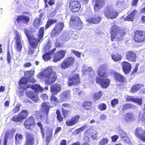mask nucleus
Masks as SVG:
<instances>
[{
  "label": "nucleus",
  "mask_w": 145,
  "mask_h": 145,
  "mask_svg": "<svg viewBox=\"0 0 145 145\" xmlns=\"http://www.w3.org/2000/svg\"><path fill=\"white\" fill-rule=\"evenodd\" d=\"M38 78L42 80H44L48 84H51L56 80V76L55 72L53 71L51 66H49L45 70L38 74Z\"/></svg>",
  "instance_id": "1"
},
{
  "label": "nucleus",
  "mask_w": 145,
  "mask_h": 145,
  "mask_svg": "<svg viewBox=\"0 0 145 145\" xmlns=\"http://www.w3.org/2000/svg\"><path fill=\"white\" fill-rule=\"evenodd\" d=\"M28 80L27 78L22 77L19 82V84L20 87L23 89H26L28 88H31L36 93L43 90V88L39 84H30L27 86L26 84L27 83Z\"/></svg>",
  "instance_id": "2"
},
{
  "label": "nucleus",
  "mask_w": 145,
  "mask_h": 145,
  "mask_svg": "<svg viewBox=\"0 0 145 145\" xmlns=\"http://www.w3.org/2000/svg\"><path fill=\"white\" fill-rule=\"evenodd\" d=\"M24 32L28 39L29 40V43L32 47L35 48L37 45V44L43 38L44 34V28L41 27L39 30V33L38 35V38L34 40H31L29 39V31L27 29H25Z\"/></svg>",
  "instance_id": "3"
},
{
  "label": "nucleus",
  "mask_w": 145,
  "mask_h": 145,
  "mask_svg": "<svg viewBox=\"0 0 145 145\" xmlns=\"http://www.w3.org/2000/svg\"><path fill=\"white\" fill-rule=\"evenodd\" d=\"M104 14L108 19H114L118 15V12L114 9L112 6L105 7L104 8Z\"/></svg>",
  "instance_id": "4"
},
{
  "label": "nucleus",
  "mask_w": 145,
  "mask_h": 145,
  "mask_svg": "<svg viewBox=\"0 0 145 145\" xmlns=\"http://www.w3.org/2000/svg\"><path fill=\"white\" fill-rule=\"evenodd\" d=\"M15 37L14 39L16 42L15 49L17 52L21 51L22 48V44L23 41L22 40V38L21 34L17 31L15 30Z\"/></svg>",
  "instance_id": "5"
},
{
  "label": "nucleus",
  "mask_w": 145,
  "mask_h": 145,
  "mask_svg": "<svg viewBox=\"0 0 145 145\" xmlns=\"http://www.w3.org/2000/svg\"><path fill=\"white\" fill-rule=\"evenodd\" d=\"M64 27L63 23L60 22L55 25L51 33V35L52 37L58 36L61 32Z\"/></svg>",
  "instance_id": "6"
},
{
  "label": "nucleus",
  "mask_w": 145,
  "mask_h": 145,
  "mask_svg": "<svg viewBox=\"0 0 145 145\" xmlns=\"http://www.w3.org/2000/svg\"><path fill=\"white\" fill-rule=\"evenodd\" d=\"M74 61L75 59L72 57L65 58L61 64V67L62 69H67L73 65Z\"/></svg>",
  "instance_id": "7"
},
{
  "label": "nucleus",
  "mask_w": 145,
  "mask_h": 145,
  "mask_svg": "<svg viewBox=\"0 0 145 145\" xmlns=\"http://www.w3.org/2000/svg\"><path fill=\"white\" fill-rule=\"evenodd\" d=\"M134 40L137 42H140L145 40V32L140 30H137L135 33Z\"/></svg>",
  "instance_id": "8"
},
{
  "label": "nucleus",
  "mask_w": 145,
  "mask_h": 145,
  "mask_svg": "<svg viewBox=\"0 0 145 145\" xmlns=\"http://www.w3.org/2000/svg\"><path fill=\"white\" fill-rule=\"evenodd\" d=\"M82 23L80 21V18L77 16L72 17L70 20V24L72 26L77 29L81 28Z\"/></svg>",
  "instance_id": "9"
},
{
  "label": "nucleus",
  "mask_w": 145,
  "mask_h": 145,
  "mask_svg": "<svg viewBox=\"0 0 145 145\" xmlns=\"http://www.w3.org/2000/svg\"><path fill=\"white\" fill-rule=\"evenodd\" d=\"M69 7L71 10L74 12L78 11L81 7L80 4L77 0H71Z\"/></svg>",
  "instance_id": "10"
},
{
  "label": "nucleus",
  "mask_w": 145,
  "mask_h": 145,
  "mask_svg": "<svg viewBox=\"0 0 145 145\" xmlns=\"http://www.w3.org/2000/svg\"><path fill=\"white\" fill-rule=\"evenodd\" d=\"M120 31L118 26L115 25H113L110 29L111 40L113 41L116 36L119 35Z\"/></svg>",
  "instance_id": "11"
},
{
  "label": "nucleus",
  "mask_w": 145,
  "mask_h": 145,
  "mask_svg": "<svg viewBox=\"0 0 145 145\" xmlns=\"http://www.w3.org/2000/svg\"><path fill=\"white\" fill-rule=\"evenodd\" d=\"M66 53V50H60L57 52L55 55V56L53 59V61L56 62L60 60L64 57Z\"/></svg>",
  "instance_id": "12"
},
{
  "label": "nucleus",
  "mask_w": 145,
  "mask_h": 145,
  "mask_svg": "<svg viewBox=\"0 0 145 145\" xmlns=\"http://www.w3.org/2000/svg\"><path fill=\"white\" fill-rule=\"evenodd\" d=\"M96 82L97 83L100 84L102 88H106L110 84V80L108 78L102 79L97 77Z\"/></svg>",
  "instance_id": "13"
},
{
  "label": "nucleus",
  "mask_w": 145,
  "mask_h": 145,
  "mask_svg": "<svg viewBox=\"0 0 145 145\" xmlns=\"http://www.w3.org/2000/svg\"><path fill=\"white\" fill-rule=\"evenodd\" d=\"M35 120L33 117H30L27 119L24 123L25 127L27 129H33V127H34Z\"/></svg>",
  "instance_id": "14"
},
{
  "label": "nucleus",
  "mask_w": 145,
  "mask_h": 145,
  "mask_svg": "<svg viewBox=\"0 0 145 145\" xmlns=\"http://www.w3.org/2000/svg\"><path fill=\"white\" fill-rule=\"evenodd\" d=\"M105 2V0H96L94 6L95 11H99L104 7Z\"/></svg>",
  "instance_id": "15"
},
{
  "label": "nucleus",
  "mask_w": 145,
  "mask_h": 145,
  "mask_svg": "<svg viewBox=\"0 0 145 145\" xmlns=\"http://www.w3.org/2000/svg\"><path fill=\"white\" fill-rule=\"evenodd\" d=\"M80 81L78 75L75 74L71 78H70L68 82V84L69 86H71L73 84H78Z\"/></svg>",
  "instance_id": "16"
},
{
  "label": "nucleus",
  "mask_w": 145,
  "mask_h": 145,
  "mask_svg": "<svg viewBox=\"0 0 145 145\" xmlns=\"http://www.w3.org/2000/svg\"><path fill=\"white\" fill-rule=\"evenodd\" d=\"M101 20V17L99 16L98 14H96L92 18H86L87 22L89 23L97 24Z\"/></svg>",
  "instance_id": "17"
},
{
  "label": "nucleus",
  "mask_w": 145,
  "mask_h": 145,
  "mask_svg": "<svg viewBox=\"0 0 145 145\" xmlns=\"http://www.w3.org/2000/svg\"><path fill=\"white\" fill-rule=\"evenodd\" d=\"M97 74L100 77L106 78L108 76L105 67L103 65H101L98 69Z\"/></svg>",
  "instance_id": "18"
},
{
  "label": "nucleus",
  "mask_w": 145,
  "mask_h": 145,
  "mask_svg": "<svg viewBox=\"0 0 145 145\" xmlns=\"http://www.w3.org/2000/svg\"><path fill=\"white\" fill-rule=\"evenodd\" d=\"M29 20V17L24 15L19 16L16 19V21L17 22L20 24H27Z\"/></svg>",
  "instance_id": "19"
},
{
  "label": "nucleus",
  "mask_w": 145,
  "mask_h": 145,
  "mask_svg": "<svg viewBox=\"0 0 145 145\" xmlns=\"http://www.w3.org/2000/svg\"><path fill=\"white\" fill-rule=\"evenodd\" d=\"M118 133L119 136L120 137L121 140L127 143H129L130 142V139L128 137L126 133L123 130H119L118 131Z\"/></svg>",
  "instance_id": "20"
},
{
  "label": "nucleus",
  "mask_w": 145,
  "mask_h": 145,
  "mask_svg": "<svg viewBox=\"0 0 145 145\" xmlns=\"http://www.w3.org/2000/svg\"><path fill=\"white\" fill-rule=\"evenodd\" d=\"M123 70L125 74H129L131 70V64L127 61H123L122 62Z\"/></svg>",
  "instance_id": "21"
},
{
  "label": "nucleus",
  "mask_w": 145,
  "mask_h": 145,
  "mask_svg": "<svg viewBox=\"0 0 145 145\" xmlns=\"http://www.w3.org/2000/svg\"><path fill=\"white\" fill-rule=\"evenodd\" d=\"M126 57L129 61L134 62L136 61V55L133 52L127 51L126 53Z\"/></svg>",
  "instance_id": "22"
},
{
  "label": "nucleus",
  "mask_w": 145,
  "mask_h": 145,
  "mask_svg": "<svg viewBox=\"0 0 145 145\" xmlns=\"http://www.w3.org/2000/svg\"><path fill=\"white\" fill-rule=\"evenodd\" d=\"M79 118L80 116H77L72 118L71 119L66 121V125L68 126H71L76 124L78 121Z\"/></svg>",
  "instance_id": "23"
},
{
  "label": "nucleus",
  "mask_w": 145,
  "mask_h": 145,
  "mask_svg": "<svg viewBox=\"0 0 145 145\" xmlns=\"http://www.w3.org/2000/svg\"><path fill=\"white\" fill-rule=\"evenodd\" d=\"M26 94L27 96L30 99L36 103L37 102L38 98L37 94L33 91L27 92Z\"/></svg>",
  "instance_id": "24"
},
{
  "label": "nucleus",
  "mask_w": 145,
  "mask_h": 145,
  "mask_svg": "<svg viewBox=\"0 0 145 145\" xmlns=\"http://www.w3.org/2000/svg\"><path fill=\"white\" fill-rule=\"evenodd\" d=\"M126 101H131L136 103L137 104L140 105L142 104V100L141 98H134L133 96H127V97Z\"/></svg>",
  "instance_id": "25"
},
{
  "label": "nucleus",
  "mask_w": 145,
  "mask_h": 145,
  "mask_svg": "<svg viewBox=\"0 0 145 145\" xmlns=\"http://www.w3.org/2000/svg\"><path fill=\"white\" fill-rule=\"evenodd\" d=\"M27 142L25 145H33L34 144L33 138L31 134L29 132L26 134Z\"/></svg>",
  "instance_id": "26"
},
{
  "label": "nucleus",
  "mask_w": 145,
  "mask_h": 145,
  "mask_svg": "<svg viewBox=\"0 0 145 145\" xmlns=\"http://www.w3.org/2000/svg\"><path fill=\"white\" fill-rule=\"evenodd\" d=\"M114 75L115 80L118 82L123 83L125 80L124 77L120 74L114 72Z\"/></svg>",
  "instance_id": "27"
},
{
  "label": "nucleus",
  "mask_w": 145,
  "mask_h": 145,
  "mask_svg": "<svg viewBox=\"0 0 145 145\" xmlns=\"http://www.w3.org/2000/svg\"><path fill=\"white\" fill-rule=\"evenodd\" d=\"M50 109L49 104L48 103H44L42 105L41 110L46 116L48 114Z\"/></svg>",
  "instance_id": "28"
},
{
  "label": "nucleus",
  "mask_w": 145,
  "mask_h": 145,
  "mask_svg": "<svg viewBox=\"0 0 145 145\" xmlns=\"http://www.w3.org/2000/svg\"><path fill=\"white\" fill-rule=\"evenodd\" d=\"M70 92L69 90L62 92L60 95V98L63 101H65L70 97Z\"/></svg>",
  "instance_id": "29"
},
{
  "label": "nucleus",
  "mask_w": 145,
  "mask_h": 145,
  "mask_svg": "<svg viewBox=\"0 0 145 145\" xmlns=\"http://www.w3.org/2000/svg\"><path fill=\"white\" fill-rule=\"evenodd\" d=\"M56 48H54L50 52L45 54L42 56L43 58L45 60H48L50 59L52 57V55L55 51Z\"/></svg>",
  "instance_id": "30"
},
{
  "label": "nucleus",
  "mask_w": 145,
  "mask_h": 145,
  "mask_svg": "<svg viewBox=\"0 0 145 145\" xmlns=\"http://www.w3.org/2000/svg\"><path fill=\"white\" fill-rule=\"evenodd\" d=\"M137 12L136 10H134L127 17L124 19V21H132L133 20L134 16H135Z\"/></svg>",
  "instance_id": "31"
},
{
  "label": "nucleus",
  "mask_w": 145,
  "mask_h": 145,
  "mask_svg": "<svg viewBox=\"0 0 145 145\" xmlns=\"http://www.w3.org/2000/svg\"><path fill=\"white\" fill-rule=\"evenodd\" d=\"M52 93L54 95L56 94L61 91V87L59 85H54L51 87Z\"/></svg>",
  "instance_id": "32"
},
{
  "label": "nucleus",
  "mask_w": 145,
  "mask_h": 145,
  "mask_svg": "<svg viewBox=\"0 0 145 145\" xmlns=\"http://www.w3.org/2000/svg\"><path fill=\"white\" fill-rule=\"evenodd\" d=\"M144 85L142 84H137L133 86L131 88V91L132 93L136 92L137 91L144 88Z\"/></svg>",
  "instance_id": "33"
},
{
  "label": "nucleus",
  "mask_w": 145,
  "mask_h": 145,
  "mask_svg": "<svg viewBox=\"0 0 145 145\" xmlns=\"http://www.w3.org/2000/svg\"><path fill=\"white\" fill-rule=\"evenodd\" d=\"M87 133L89 137L93 139H95L97 137V131L96 130H91L89 131H87Z\"/></svg>",
  "instance_id": "34"
},
{
  "label": "nucleus",
  "mask_w": 145,
  "mask_h": 145,
  "mask_svg": "<svg viewBox=\"0 0 145 145\" xmlns=\"http://www.w3.org/2000/svg\"><path fill=\"white\" fill-rule=\"evenodd\" d=\"M135 119V117L133 113H128L126 114L124 120L127 122H129Z\"/></svg>",
  "instance_id": "35"
},
{
  "label": "nucleus",
  "mask_w": 145,
  "mask_h": 145,
  "mask_svg": "<svg viewBox=\"0 0 145 145\" xmlns=\"http://www.w3.org/2000/svg\"><path fill=\"white\" fill-rule=\"evenodd\" d=\"M111 57L114 61L117 62L121 60L122 58V56L120 54H112Z\"/></svg>",
  "instance_id": "36"
},
{
  "label": "nucleus",
  "mask_w": 145,
  "mask_h": 145,
  "mask_svg": "<svg viewBox=\"0 0 145 145\" xmlns=\"http://www.w3.org/2000/svg\"><path fill=\"white\" fill-rule=\"evenodd\" d=\"M18 115L22 121L27 116V112L25 110H22L19 114Z\"/></svg>",
  "instance_id": "37"
},
{
  "label": "nucleus",
  "mask_w": 145,
  "mask_h": 145,
  "mask_svg": "<svg viewBox=\"0 0 145 145\" xmlns=\"http://www.w3.org/2000/svg\"><path fill=\"white\" fill-rule=\"evenodd\" d=\"M23 138V136L20 134H17L15 136V144L16 145L20 143Z\"/></svg>",
  "instance_id": "38"
},
{
  "label": "nucleus",
  "mask_w": 145,
  "mask_h": 145,
  "mask_svg": "<svg viewBox=\"0 0 145 145\" xmlns=\"http://www.w3.org/2000/svg\"><path fill=\"white\" fill-rule=\"evenodd\" d=\"M83 106L85 107L84 109L86 110H89L92 106V103L89 101H86L83 103Z\"/></svg>",
  "instance_id": "39"
},
{
  "label": "nucleus",
  "mask_w": 145,
  "mask_h": 145,
  "mask_svg": "<svg viewBox=\"0 0 145 145\" xmlns=\"http://www.w3.org/2000/svg\"><path fill=\"white\" fill-rule=\"evenodd\" d=\"M51 102L54 105H57L59 102V101L57 97L54 95H52L51 97Z\"/></svg>",
  "instance_id": "40"
},
{
  "label": "nucleus",
  "mask_w": 145,
  "mask_h": 145,
  "mask_svg": "<svg viewBox=\"0 0 145 145\" xmlns=\"http://www.w3.org/2000/svg\"><path fill=\"white\" fill-rule=\"evenodd\" d=\"M57 20L55 19L49 20L46 23V29L48 28L51 25L56 23Z\"/></svg>",
  "instance_id": "41"
},
{
  "label": "nucleus",
  "mask_w": 145,
  "mask_h": 145,
  "mask_svg": "<svg viewBox=\"0 0 145 145\" xmlns=\"http://www.w3.org/2000/svg\"><path fill=\"white\" fill-rule=\"evenodd\" d=\"M92 69L91 67H89L87 68L86 67H84L83 69L82 70V72H84V74H85V71H86L87 72H88L89 74H90L91 73H92L93 74L94 72L93 71H92Z\"/></svg>",
  "instance_id": "42"
},
{
  "label": "nucleus",
  "mask_w": 145,
  "mask_h": 145,
  "mask_svg": "<svg viewBox=\"0 0 145 145\" xmlns=\"http://www.w3.org/2000/svg\"><path fill=\"white\" fill-rule=\"evenodd\" d=\"M102 93L101 91H99L98 93H95L93 95V99L95 101L98 100L101 97Z\"/></svg>",
  "instance_id": "43"
},
{
  "label": "nucleus",
  "mask_w": 145,
  "mask_h": 145,
  "mask_svg": "<svg viewBox=\"0 0 145 145\" xmlns=\"http://www.w3.org/2000/svg\"><path fill=\"white\" fill-rule=\"evenodd\" d=\"M34 72V71L33 70L28 71L24 73V76L29 78L31 77L32 76Z\"/></svg>",
  "instance_id": "44"
},
{
  "label": "nucleus",
  "mask_w": 145,
  "mask_h": 145,
  "mask_svg": "<svg viewBox=\"0 0 145 145\" xmlns=\"http://www.w3.org/2000/svg\"><path fill=\"white\" fill-rule=\"evenodd\" d=\"M125 3L123 0L121 1H116V6L121 8L122 7H123Z\"/></svg>",
  "instance_id": "45"
},
{
  "label": "nucleus",
  "mask_w": 145,
  "mask_h": 145,
  "mask_svg": "<svg viewBox=\"0 0 145 145\" xmlns=\"http://www.w3.org/2000/svg\"><path fill=\"white\" fill-rule=\"evenodd\" d=\"M56 114L57 115V118L60 122H61L63 120V118L61 115L60 112L59 110H57L56 111Z\"/></svg>",
  "instance_id": "46"
},
{
  "label": "nucleus",
  "mask_w": 145,
  "mask_h": 145,
  "mask_svg": "<svg viewBox=\"0 0 145 145\" xmlns=\"http://www.w3.org/2000/svg\"><path fill=\"white\" fill-rule=\"evenodd\" d=\"M40 18H36L34 21L33 25L34 27L37 28L40 25Z\"/></svg>",
  "instance_id": "47"
},
{
  "label": "nucleus",
  "mask_w": 145,
  "mask_h": 145,
  "mask_svg": "<svg viewBox=\"0 0 145 145\" xmlns=\"http://www.w3.org/2000/svg\"><path fill=\"white\" fill-rule=\"evenodd\" d=\"M108 143V140L106 138H104L99 142L98 145H106Z\"/></svg>",
  "instance_id": "48"
},
{
  "label": "nucleus",
  "mask_w": 145,
  "mask_h": 145,
  "mask_svg": "<svg viewBox=\"0 0 145 145\" xmlns=\"http://www.w3.org/2000/svg\"><path fill=\"white\" fill-rule=\"evenodd\" d=\"M98 108L101 111L105 110L106 108V106L105 103H100L98 106Z\"/></svg>",
  "instance_id": "49"
},
{
  "label": "nucleus",
  "mask_w": 145,
  "mask_h": 145,
  "mask_svg": "<svg viewBox=\"0 0 145 145\" xmlns=\"http://www.w3.org/2000/svg\"><path fill=\"white\" fill-rule=\"evenodd\" d=\"M133 105L131 104L127 103L123 105V110H125L127 109L131 108L133 107Z\"/></svg>",
  "instance_id": "50"
},
{
  "label": "nucleus",
  "mask_w": 145,
  "mask_h": 145,
  "mask_svg": "<svg viewBox=\"0 0 145 145\" xmlns=\"http://www.w3.org/2000/svg\"><path fill=\"white\" fill-rule=\"evenodd\" d=\"M87 127L86 124L84 125L82 127L77 129L75 131L77 134H78L80 132L83 131Z\"/></svg>",
  "instance_id": "51"
},
{
  "label": "nucleus",
  "mask_w": 145,
  "mask_h": 145,
  "mask_svg": "<svg viewBox=\"0 0 145 145\" xmlns=\"http://www.w3.org/2000/svg\"><path fill=\"white\" fill-rule=\"evenodd\" d=\"M37 125L40 127L41 130V133L43 138L44 137V130L43 128L42 124L40 122L37 123Z\"/></svg>",
  "instance_id": "52"
},
{
  "label": "nucleus",
  "mask_w": 145,
  "mask_h": 145,
  "mask_svg": "<svg viewBox=\"0 0 145 145\" xmlns=\"http://www.w3.org/2000/svg\"><path fill=\"white\" fill-rule=\"evenodd\" d=\"M71 52L74 54L78 58H80V56L81 54V52L74 50H71Z\"/></svg>",
  "instance_id": "53"
},
{
  "label": "nucleus",
  "mask_w": 145,
  "mask_h": 145,
  "mask_svg": "<svg viewBox=\"0 0 145 145\" xmlns=\"http://www.w3.org/2000/svg\"><path fill=\"white\" fill-rule=\"evenodd\" d=\"M52 132H50L49 134L48 135L47 134L46 137V143H48L50 141L52 138Z\"/></svg>",
  "instance_id": "54"
},
{
  "label": "nucleus",
  "mask_w": 145,
  "mask_h": 145,
  "mask_svg": "<svg viewBox=\"0 0 145 145\" xmlns=\"http://www.w3.org/2000/svg\"><path fill=\"white\" fill-rule=\"evenodd\" d=\"M12 120L13 121H18L20 122L22 121L20 118L19 115L17 116H14L12 118Z\"/></svg>",
  "instance_id": "55"
},
{
  "label": "nucleus",
  "mask_w": 145,
  "mask_h": 145,
  "mask_svg": "<svg viewBox=\"0 0 145 145\" xmlns=\"http://www.w3.org/2000/svg\"><path fill=\"white\" fill-rule=\"evenodd\" d=\"M118 100L117 99H113L111 101V104L112 106L113 107L116 105L118 104Z\"/></svg>",
  "instance_id": "56"
},
{
  "label": "nucleus",
  "mask_w": 145,
  "mask_h": 145,
  "mask_svg": "<svg viewBox=\"0 0 145 145\" xmlns=\"http://www.w3.org/2000/svg\"><path fill=\"white\" fill-rule=\"evenodd\" d=\"M78 88H74L73 89V91L75 92H76V93H78L79 95H84V92L83 91H81L79 92Z\"/></svg>",
  "instance_id": "57"
},
{
  "label": "nucleus",
  "mask_w": 145,
  "mask_h": 145,
  "mask_svg": "<svg viewBox=\"0 0 145 145\" xmlns=\"http://www.w3.org/2000/svg\"><path fill=\"white\" fill-rule=\"evenodd\" d=\"M20 109V107L19 106L17 105L12 110V112L14 113H16L18 112Z\"/></svg>",
  "instance_id": "58"
},
{
  "label": "nucleus",
  "mask_w": 145,
  "mask_h": 145,
  "mask_svg": "<svg viewBox=\"0 0 145 145\" xmlns=\"http://www.w3.org/2000/svg\"><path fill=\"white\" fill-rule=\"evenodd\" d=\"M11 59L12 57L9 51H8L7 52V60L8 63H10L11 62Z\"/></svg>",
  "instance_id": "59"
},
{
  "label": "nucleus",
  "mask_w": 145,
  "mask_h": 145,
  "mask_svg": "<svg viewBox=\"0 0 145 145\" xmlns=\"http://www.w3.org/2000/svg\"><path fill=\"white\" fill-rule=\"evenodd\" d=\"M45 116H47L44 113L43 115H39V117L37 118V119L39 121H42L44 119Z\"/></svg>",
  "instance_id": "60"
},
{
  "label": "nucleus",
  "mask_w": 145,
  "mask_h": 145,
  "mask_svg": "<svg viewBox=\"0 0 145 145\" xmlns=\"http://www.w3.org/2000/svg\"><path fill=\"white\" fill-rule=\"evenodd\" d=\"M140 119L145 123V112L140 115L139 116Z\"/></svg>",
  "instance_id": "61"
},
{
  "label": "nucleus",
  "mask_w": 145,
  "mask_h": 145,
  "mask_svg": "<svg viewBox=\"0 0 145 145\" xmlns=\"http://www.w3.org/2000/svg\"><path fill=\"white\" fill-rule=\"evenodd\" d=\"M62 110L63 115L65 117H66L67 116V114L68 113V111L66 110L63 108H62Z\"/></svg>",
  "instance_id": "62"
},
{
  "label": "nucleus",
  "mask_w": 145,
  "mask_h": 145,
  "mask_svg": "<svg viewBox=\"0 0 145 145\" xmlns=\"http://www.w3.org/2000/svg\"><path fill=\"white\" fill-rule=\"evenodd\" d=\"M118 138V136L117 135L113 136L111 138L112 141L114 142L116 141Z\"/></svg>",
  "instance_id": "63"
},
{
  "label": "nucleus",
  "mask_w": 145,
  "mask_h": 145,
  "mask_svg": "<svg viewBox=\"0 0 145 145\" xmlns=\"http://www.w3.org/2000/svg\"><path fill=\"white\" fill-rule=\"evenodd\" d=\"M40 97L42 98V99L44 100H46L48 98L47 95L46 94L41 95L40 96Z\"/></svg>",
  "instance_id": "64"
}]
</instances>
